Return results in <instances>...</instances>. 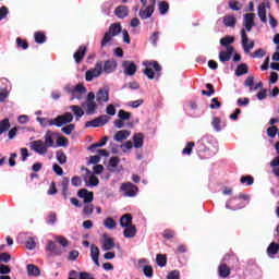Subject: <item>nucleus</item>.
Masks as SVG:
<instances>
[{
    "instance_id": "1",
    "label": "nucleus",
    "mask_w": 279,
    "mask_h": 279,
    "mask_svg": "<svg viewBox=\"0 0 279 279\" xmlns=\"http://www.w3.org/2000/svg\"><path fill=\"white\" fill-rule=\"evenodd\" d=\"M254 16H256V14L254 13H246L244 15V27L241 29V45L243 47L244 53H250V51H252V49L254 48V40L250 41V38L247 37V33L246 32H252V27H254V25H256L254 23Z\"/></svg>"
},
{
    "instance_id": "2",
    "label": "nucleus",
    "mask_w": 279,
    "mask_h": 279,
    "mask_svg": "<svg viewBox=\"0 0 279 279\" xmlns=\"http://www.w3.org/2000/svg\"><path fill=\"white\" fill-rule=\"evenodd\" d=\"M121 34V24L119 23H113L109 26V31L105 33L100 47H106L110 40H112V37L119 36Z\"/></svg>"
},
{
    "instance_id": "3",
    "label": "nucleus",
    "mask_w": 279,
    "mask_h": 279,
    "mask_svg": "<svg viewBox=\"0 0 279 279\" xmlns=\"http://www.w3.org/2000/svg\"><path fill=\"white\" fill-rule=\"evenodd\" d=\"M120 191L124 197H136L138 195V186L132 182H124L120 186Z\"/></svg>"
},
{
    "instance_id": "4",
    "label": "nucleus",
    "mask_w": 279,
    "mask_h": 279,
    "mask_svg": "<svg viewBox=\"0 0 279 279\" xmlns=\"http://www.w3.org/2000/svg\"><path fill=\"white\" fill-rule=\"evenodd\" d=\"M101 73H104V62L98 61L94 69L86 71L85 80L86 82H93V80H95V77H99Z\"/></svg>"
},
{
    "instance_id": "5",
    "label": "nucleus",
    "mask_w": 279,
    "mask_h": 279,
    "mask_svg": "<svg viewBox=\"0 0 279 279\" xmlns=\"http://www.w3.org/2000/svg\"><path fill=\"white\" fill-rule=\"evenodd\" d=\"M69 123H73V113L71 112H65L54 118L56 128H62V125H69Z\"/></svg>"
},
{
    "instance_id": "6",
    "label": "nucleus",
    "mask_w": 279,
    "mask_h": 279,
    "mask_svg": "<svg viewBox=\"0 0 279 279\" xmlns=\"http://www.w3.org/2000/svg\"><path fill=\"white\" fill-rule=\"evenodd\" d=\"M32 149H34V151L36 154L45 156V154H47L49 147L41 140H37L32 143Z\"/></svg>"
},
{
    "instance_id": "7",
    "label": "nucleus",
    "mask_w": 279,
    "mask_h": 279,
    "mask_svg": "<svg viewBox=\"0 0 279 279\" xmlns=\"http://www.w3.org/2000/svg\"><path fill=\"white\" fill-rule=\"evenodd\" d=\"M96 101L99 104H108V101H110V89L106 87L100 88L96 94Z\"/></svg>"
},
{
    "instance_id": "8",
    "label": "nucleus",
    "mask_w": 279,
    "mask_h": 279,
    "mask_svg": "<svg viewBox=\"0 0 279 279\" xmlns=\"http://www.w3.org/2000/svg\"><path fill=\"white\" fill-rule=\"evenodd\" d=\"M117 66H119V64L117 63V60L109 59L105 61L102 71L104 73H107V74L114 73V71H117Z\"/></svg>"
},
{
    "instance_id": "9",
    "label": "nucleus",
    "mask_w": 279,
    "mask_h": 279,
    "mask_svg": "<svg viewBox=\"0 0 279 279\" xmlns=\"http://www.w3.org/2000/svg\"><path fill=\"white\" fill-rule=\"evenodd\" d=\"M77 196L81 197V199H84V204H90V202L95 199V193L88 192L86 189H81L77 192Z\"/></svg>"
},
{
    "instance_id": "10",
    "label": "nucleus",
    "mask_w": 279,
    "mask_h": 279,
    "mask_svg": "<svg viewBox=\"0 0 279 279\" xmlns=\"http://www.w3.org/2000/svg\"><path fill=\"white\" fill-rule=\"evenodd\" d=\"M234 53L233 46H229L226 51L221 50L219 52L220 62H230L232 60V54Z\"/></svg>"
},
{
    "instance_id": "11",
    "label": "nucleus",
    "mask_w": 279,
    "mask_h": 279,
    "mask_svg": "<svg viewBox=\"0 0 279 279\" xmlns=\"http://www.w3.org/2000/svg\"><path fill=\"white\" fill-rule=\"evenodd\" d=\"M88 52V48L86 46H81L77 51L74 52V60L76 64H80L84 60V57Z\"/></svg>"
},
{
    "instance_id": "12",
    "label": "nucleus",
    "mask_w": 279,
    "mask_h": 279,
    "mask_svg": "<svg viewBox=\"0 0 279 279\" xmlns=\"http://www.w3.org/2000/svg\"><path fill=\"white\" fill-rule=\"evenodd\" d=\"M122 66L125 69L124 73L126 75H136V64L134 62H130V61H123Z\"/></svg>"
},
{
    "instance_id": "13",
    "label": "nucleus",
    "mask_w": 279,
    "mask_h": 279,
    "mask_svg": "<svg viewBox=\"0 0 279 279\" xmlns=\"http://www.w3.org/2000/svg\"><path fill=\"white\" fill-rule=\"evenodd\" d=\"M114 14L118 19H126L130 14V9L126 5H119L114 10Z\"/></svg>"
},
{
    "instance_id": "14",
    "label": "nucleus",
    "mask_w": 279,
    "mask_h": 279,
    "mask_svg": "<svg viewBox=\"0 0 279 279\" xmlns=\"http://www.w3.org/2000/svg\"><path fill=\"white\" fill-rule=\"evenodd\" d=\"M232 274V270L229 268L228 264H220L218 266V276L220 278H228Z\"/></svg>"
},
{
    "instance_id": "15",
    "label": "nucleus",
    "mask_w": 279,
    "mask_h": 279,
    "mask_svg": "<svg viewBox=\"0 0 279 279\" xmlns=\"http://www.w3.org/2000/svg\"><path fill=\"white\" fill-rule=\"evenodd\" d=\"M90 258L96 264L97 267H100V264H99V247L95 244L90 245Z\"/></svg>"
},
{
    "instance_id": "16",
    "label": "nucleus",
    "mask_w": 279,
    "mask_h": 279,
    "mask_svg": "<svg viewBox=\"0 0 279 279\" xmlns=\"http://www.w3.org/2000/svg\"><path fill=\"white\" fill-rule=\"evenodd\" d=\"M257 14H258L262 23H267V4L265 2H263L258 5Z\"/></svg>"
},
{
    "instance_id": "17",
    "label": "nucleus",
    "mask_w": 279,
    "mask_h": 279,
    "mask_svg": "<svg viewBox=\"0 0 279 279\" xmlns=\"http://www.w3.org/2000/svg\"><path fill=\"white\" fill-rule=\"evenodd\" d=\"M145 141V136L143 135V133H136L133 135V147H135V149H141V147H143V143Z\"/></svg>"
},
{
    "instance_id": "18",
    "label": "nucleus",
    "mask_w": 279,
    "mask_h": 279,
    "mask_svg": "<svg viewBox=\"0 0 279 279\" xmlns=\"http://www.w3.org/2000/svg\"><path fill=\"white\" fill-rule=\"evenodd\" d=\"M46 248L48 252L53 254V256H60V254H62V250H60L58 244L54 243L53 241H49Z\"/></svg>"
},
{
    "instance_id": "19",
    "label": "nucleus",
    "mask_w": 279,
    "mask_h": 279,
    "mask_svg": "<svg viewBox=\"0 0 279 279\" xmlns=\"http://www.w3.org/2000/svg\"><path fill=\"white\" fill-rule=\"evenodd\" d=\"M101 247L104 252H110V250H114V239L107 238L101 241Z\"/></svg>"
},
{
    "instance_id": "20",
    "label": "nucleus",
    "mask_w": 279,
    "mask_h": 279,
    "mask_svg": "<svg viewBox=\"0 0 279 279\" xmlns=\"http://www.w3.org/2000/svg\"><path fill=\"white\" fill-rule=\"evenodd\" d=\"M222 24L225 25V27H235L236 17H234V15H225L222 17Z\"/></svg>"
},
{
    "instance_id": "21",
    "label": "nucleus",
    "mask_w": 279,
    "mask_h": 279,
    "mask_svg": "<svg viewBox=\"0 0 279 279\" xmlns=\"http://www.w3.org/2000/svg\"><path fill=\"white\" fill-rule=\"evenodd\" d=\"M126 138H130V131L128 130L118 131L113 137L117 143H121V141H126Z\"/></svg>"
},
{
    "instance_id": "22",
    "label": "nucleus",
    "mask_w": 279,
    "mask_h": 279,
    "mask_svg": "<svg viewBox=\"0 0 279 279\" xmlns=\"http://www.w3.org/2000/svg\"><path fill=\"white\" fill-rule=\"evenodd\" d=\"M124 228L123 235L125 239H134L136 236V227L134 225Z\"/></svg>"
},
{
    "instance_id": "23",
    "label": "nucleus",
    "mask_w": 279,
    "mask_h": 279,
    "mask_svg": "<svg viewBox=\"0 0 279 279\" xmlns=\"http://www.w3.org/2000/svg\"><path fill=\"white\" fill-rule=\"evenodd\" d=\"M26 271L28 276H34L35 278H38V276H40V268H38V266L34 264H28L26 266Z\"/></svg>"
},
{
    "instance_id": "24",
    "label": "nucleus",
    "mask_w": 279,
    "mask_h": 279,
    "mask_svg": "<svg viewBox=\"0 0 279 279\" xmlns=\"http://www.w3.org/2000/svg\"><path fill=\"white\" fill-rule=\"evenodd\" d=\"M120 226L121 228H129L130 226H132V214H124L120 218Z\"/></svg>"
},
{
    "instance_id": "25",
    "label": "nucleus",
    "mask_w": 279,
    "mask_h": 279,
    "mask_svg": "<svg viewBox=\"0 0 279 279\" xmlns=\"http://www.w3.org/2000/svg\"><path fill=\"white\" fill-rule=\"evenodd\" d=\"M151 14H154V5H148V7H146L145 10L140 11V16L144 21L147 19H151Z\"/></svg>"
},
{
    "instance_id": "26",
    "label": "nucleus",
    "mask_w": 279,
    "mask_h": 279,
    "mask_svg": "<svg viewBox=\"0 0 279 279\" xmlns=\"http://www.w3.org/2000/svg\"><path fill=\"white\" fill-rule=\"evenodd\" d=\"M70 110H72L76 121H80V119H82V117L84 114V109H82V107H80L77 105H72V106H70Z\"/></svg>"
},
{
    "instance_id": "27",
    "label": "nucleus",
    "mask_w": 279,
    "mask_h": 279,
    "mask_svg": "<svg viewBox=\"0 0 279 279\" xmlns=\"http://www.w3.org/2000/svg\"><path fill=\"white\" fill-rule=\"evenodd\" d=\"M38 123H40L41 128H51L56 125L54 119L49 118H37Z\"/></svg>"
},
{
    "instance_id": "28",
    "label": "nucleus",
    "mask_w": 279,
    "mask_h": 279,
    "mask_svg": "<svg viewBox=\"0 0 279 279\" xmlns=\"http://www.w3.org/2000/svg\"><path fill=\"white\" fill-rule=\"evenodd\" d=\"M248 71H250V68L245 63H241L235 69V75L238 77H241V75H246V73H248Z\"/></svg>"
},
{
    "instance_id": "29",
    "label": "nucleus",
    "mask_w": 279,
    "mask_h": 279,
    "mask_svg": "<svg viewBox=\"0 0 279 279\" xmlns=\"http://www.w3.org/2000/svg\"><path fill=\"white\" fill-rule=\"evenodd\" d=\"M82 106H86V114L88 116L95 114V112H97V102H85Z\"/></svg>"
},
{
    "instance_id": "30",
    "label": "nucleus",
    "mask_w": 279,
    "mask_h": 279,
    "mask_svg": "<svg viewBox=\"0 0 279 279\" xmlns=\"http://www.w3.org/2000/svg\"><path fill=\"white\" fill-rule=\"evenodd\" d=\"M278 252H279V244L276 242L270 243L269 246L267 247L268 256H276Z\"/></svg>"
},
{
    "instance_id": "31",
    "label": "nucleus",
    "mask_w": 279,
    "mask_h": 279,
    "mask_svg": "<svg viewBox=\"0 0 279 279\" xmlns=\"http://www.w3.org/2000/svg\"><path fill=\"white\" fill-rule=\"evenodd\" d=\"M44 138H45V142H44V143H45L48 147H53V145H54V142H53V132L47 131L46 134H45V136H44Z\"/></svg>"
},
{
    "instance_id": "32",
    "label": "nucleus",
    "mask_w": 279,
    "mask_h": 279,
    "mask_svg": "<svg viewBox=\"0 0 279 279\" xmlns=\"http://www.w3.org/2000/svg\"><path fill=\"white\" fill-rule=\"evenodd\" d=\"M10 130V119L5 118L0 121V135L5 134Z\"/></svg>"
},
{
    "instance_id": "33",
    "label": "nucleus",
    "mask_w": 279,
    "mask_h": 279,
    "mask_svg": "<svg viewBox=\"0 0 279 279\" xmlns=\"http://www.w3.org/2000/svg\"><path fill=\"white\" fill-rule=\"evenodd\" d=\"M35 43H37V45H43V44L47 43V36L45 35V33L36 32L35 33Z\"/></svg>"
},
{
    "instance_id": "34",
    "label": "nucleus",
    "mask_w": 279,
    "mask_h": 279,
    "mask_svg": "<svg viewBox=\"0 0 279 279\" xmlns=\"http://www.w3.org/2000/svg\"><path fill=\"white\" fill-rule=\"evenodd\" d=\"M234 43V37L232 36H226L223 38L220 39V45L221 47H231L230 45H232Z\"/></svg>"
},
{
    "instance_id": "35",
    "label": "nucleus",
    "mask_w": 279,
    "mask_h": 279,
    "mask_svg": "<svg viewBox=\"0 0 279 279\" xmlns=\"http://www.w3.org/2000/svg\"><path fill=\"white\" fill-rule=\"evenodd\" d=\"M241 184H245V186H252V184H254V177H252L251 174L248 175H243L240 179Z\"/></svg>"
},
{
    "instance_id": "36",
    "label": "nucleus",
    "mask_w": 279,
    "mask_h": 279,
    "mask_svg": "<svg viewBox=\"0 0 279 279\" xmlns=\"http://www.w3.org/2000/svg\"><path fill=\"white\" fill-rule=\"evenodd\" d=\"M229 8L233 10V12H239V10H243V4L236 0H231L229 1Z\"/></svg>"
},
{
    "instance_id": "37",
    "label": "nucleus",
    "mask_w": 279,
    "mask_h": 279,
    "mask_svg": "<svg viewBox=\"0 0 279 279\" xmlns=\"http://www.w3.org/2000/svg\"><path fill=\"white\" fill-rule=\"evenodd\" d=\"M156 263L159 267H167V256L165 254H157Z\"/></svg>"
},
{
    "instance_id": "38",
    "label": "nucleus",
    "mask_w": 279,
    "mask_h": 279,
    "mask_svg": "<svg viewBox=\"0 0 279 279\" xmlns=\"http://www.w3.org/2000/svg\"><path fill=\"white\" fill-rule=\"evenodd\" d=\"M108 143V136H104L98 143L92 144L88 147V150L92 151V149H97V147H104Z\"/></svg>"
},
{
    "instance_id": "39",
    "label": "nucleus",
    "mask_w": 279,
    "mask_h": 279,
    "mask_svg": "<svg viewBox=\"0 0 279 279\" xmlns=\"http://www.w3.org/2000/svg\"><path fill=\"white\" fill-rule=\"evenodd\" d=\"M206 88L208 89V90H202L201 92V95H204V96H206V97H211V95H215V87L213 86V84H210V83H207L206 85Z\"/></svg>"
},
{
    "instance_id": "40",
    "label": "nucleus",
    "mask_w": 279,
    "mask_h": 279,
    "mask_svg": "<svg viewBox=\"0 0 279 279\" xmlns=\"http://www.w3.org/2000/svg\"><path fill=\"white\" fill-rule=\"evenodd\" d=\"M195 147V142H187L185 148H183L182 154L184 156H191L193 154V148Z\"/></svg>"
},
{
    "instance_id": "41",
    "label": "nucleus",
    "mask_w": 279,
    "mask_h": 279,
    "mask_svg": "<svg viewBox=\"0 0 279 279\" xmlns=\"http://www.w3.org/2000/svg\"><path fill=\"white\" fill-rule=\"evenodd\" d=\"M104 226H105V228H107L108 230H114V228H117V221H114V219L108 217V218L104 221Z\"/></svg>"
},
{
    "instance_id": "42",
    "label": "nucleus",
    "mask_w": 279,
    "mask_h": 279,
    "mask_svg": "<svg viewBox=\"0 0 279 279\" xmlns=\"http://www.w3.org/2000/svg\"><path fill=\"white\" fill-rule=\"evenodd\" d=\"M56 156L59 165H66V154H64V151L58 150Z\"/></svg>"
},
{
    "instance_id": "43",
    "label": "nucleus",
    "mask_w": 279,
    "mask_h": 279,
    "mask_svg": "<svg viewBox=\"0 0 279 279\" xmlns=\"http://www.w3.org/2000/svg\"><path fill=\"white\" fill-rule=\"evenodd\" d=\"M118 117L119 119H121L122 121H130V119H132V113L121 109L118 112Z\"/></svg>"
},
{
    "instance_id": "44",
    "label": "nucleus",
    "mask_w": 279,
    "mask_h": 279,
    "mask_svg": "<svg viewBox=\"0 0 279 279\" xmlns=\"http://www.w3.org/2000/svg\"><path fill=\"white\" fill-rule=\"evenodd\" d=\"M211 125L216 132H221V118L215 117L211 121Z\"/></svg>"
},
{
    "instance_id": "45",
    "label": "nucleus",
    "mask_w": 279,
    "mask_h": 279,
    "mask_svg": "<svg viewBox=\"0 0 279 279\" xmlns=\"http://www.w3.org/2000/svg\"><path fill=\"white\" fill-rule=\"evenodd\" d=\"M161 236H163L166 240H171L173 236H175V231L173 229H166L161 233Z\"/></svg>"
},
{
    "instance_id": "46",
    "label": "nucleus",
    "mask_w": 279,
    "mask_h": 279,
    "mask_svg": "<svg viewBox=\"0 0 279 279\" xmlns=\"http://www.w3.org/2000/svg\"><path fill=\"white\" fill-rule=\"evenodd\" d=\"M16 44H17V47L19 49H29V44H27V40L21 38V37H17L16 38Z\"/></svg>"
},
{
    "instance_id": "47",
    "label": "nucleus",
    "mask_w": 279,
    "mask_h": 279,
    "mask_svg": "<svg viewBox=\"0 0 279 279\" xmlns=\"http://www.w3.org/2000/svg\"><path fill=\"white\" fill-rule=\"evenodd\" d=\"M167 12H169V2H159V14H167Z\"/></svg>"
},
{
    "instance_id": "48",
    "label": "nucleus",
    "mask_w": 279,
    "mask_h": 279,
    "mask_svg": "<svg viewBox=\"0 0 279 279\" xmlns=\"http://www.w3.org/2000/svg\"><path fill=\"white\" fill-rule=\"evenodd\" d=\"M98 121V128H104V125H106V123H108V121H110V117L102 114L98 118H96Z\"/></svg>"
},
{
    "instance_id": "49",
    "label": "nucleus",
    "mask_w": 279,
    "mask_h": 279,
    "mask_svg": "<svg viewBox=\"0 0 279 279\" xmlns=\"http://www.w3.org/2000/svg\"><path fill=\"white\" fill-rule=\"evenodd\" d=\"M73 130H75V124H68L61 129V132L66 136H71Z\"/></svg>"
},
{
    "instance_id": "50",
    "label": "nucleus",
    "mask_w": 279,
    "mask_h": 279,
    "mask_svg": "<svg viewBox=\"0 0 279 279\" xmlns=\"http://www.w3.org/2000/svg\"><path fill=\"white\" fill-rule=\"evenodd\" d=\"M276 134H278V126L272 125L267 129V135L269 138H276Z\"/></svg>"
},
{
    "instance_id": "51",
    "label": "nucleus",
    "mask_w": 279,
    "mask_h": 279,
    "mask_svg": "<svg viewBox=\"0 0 279 279\" xmlns=\"http://www.w3.org/2000/svg\"><path fill=\"white\" fill-rule=\"evenodd\" d=\"M26 250H35L36 248V241L34 238H28L25 242Z\"/></svg>"
},
{
    "instance_id": "52",
    "label": "nucleus",
    "mask_w": 279,
    "mask_h": 279,
    "mask_svg": "<svg viewBox=\"0 0 279 279\" xmlns=\"http://www.w3.org/2000/svg\"><path fill=\"white\" fill-rule=\"evenodd\" d=\"M57 242L61 247H69V240L62 235L57 236Z\"/></svg>"
},
{
    "instance_id": "53",
    "label": "nucleus",
    "mask_w": 279,
    "mask_h": 279,
    "mask_svg": "<svg viewBox=\"0 0 279 279\" xmlns=\"http://www.w3.org/2000/svg\"><path fill=\"white\" fill-rule=\"evenodd\" d=\"M143 73L148 80H154V77H156V73L154 72V70H151V68L144 69Z\"/></svg>"
},
{
    "instance_id": "54",
    "label": "nucleus",
    "mask_w": 279,
    "mask_h": 279,
    "mask_svg": "<svg viewBox=\"0 0 279 279\" xmlns=\"http://www.w3.org/2000/svg\"><path fill=\"white\" fill-rule=\"evenodd\" d=\"M143 271H144V276H146V278H153L154 268L151 266H144Z\"/></svg>"
},
{
    "instance_id": "55",
    "label": "nucleus",
    "mask_w": 279,
    "mask_h": 279,
    "mask_svg": "<svg viewBox=\"0 0 279 279\" xmlns=\"http://www.w3.org/2000/svg\"><path fill=\"white\" fill-rule=\"evenodd\" d=\"M148 66H151L156 73H160L162 71V66H160V63L158 61H149Z\"/></svg>"
},
{
    "instance_id": "56",
    "label": "nucleus",
    "mask_w": 279,
    "mask_h": 279,
    "mask_svg": "<svg viewBox=\"0 0 279 279\" xmlns=\"http://www.w3.org/2000/svg\"><path fill=\"white\" fill-rule=\"evenodd\" d=\"M158 38H160V33L159 32H154L153 35L150 36L149 40L154 47L158 45Z\"/></svg>"
},
{
    "instance_id": "57",
    "label": "nucleus",
    "mask_w": 279,
    "mask_h": 279,
    "mask_svg": "<svg viewBox=\"0 0 279 279\" xmlns=\"http://www.w3.org/2000/svg\"><path fill=\"white\" fill-rule=\"evenodd\" d=\"M95 210V206L93 204H88L85 205V207L83 208V213L84 215H93V211Z\"/></svg>"
},
{
    "instance_id": "58",
    "label": "nucleus",
    "mask_w": 279,
    "mask_h": 279,
    "mask_svg": "<svg viewBox=\"0 0 279 279\" xmlns=\"http://www.w3.org/2000/svg\"><path fill=\"white\" fill-rule=\"evenodd\" d=\"M12 260V256L9 253L0 254V263H10Z\"/></svg>"
},
{
    "instance_id": "59",
    "label": "nucleus",
    "mask_w": 279,
    "mask_h": 279,
    "mask_svg": "<svg viewBox=\"0 0 279 279\" xmlns=\"http://www.w3.org/2000/svg\"><path fill=\"white\" fill-rule=\"evenodd\" d=\"M143 104H145V100L143 99H137V100H133L129 102V106L131 108H140V106H143Z\"/></svg>"
},
{
    "instance_id": "60",
    "label": "nucleus",
    "mask_w": 279,
    "mask_h": 279,
    "mask_svg": "<svg viewBox=\"0 0 279 279\" xmlns=\"http://www.w3.org/2000/svg\"><path fill=\"white\" fill-rule=\"evenodd\" d=\"M252 58H265V51L259 48L257 50H255L252 54H251Z\"/></svg>"
},
{
    "instance_id": "61",
    "label": "nucleus",
    "mask_w": 279,
    "mask_h": 279,
    "mask_svg": "<svg viewBox=\"0 0 279 279\" xmlns=\"http://www.w3.org/2000/svg\"><path fill=\"white\" fill-rule=\"evenodd\" d=\"M71 184H72V186H75V187L82 186V178H80L77 175L73 177L71 180Z\"/></svg>"
},
{
    "instance_id": "62",
    "label": "nucleus",
    "mask_w": 279,
    "mask_h": 279,
    "mask_svg": "<svg viewBox=\"0 0 279 279\" xmlns=\"http://www.w3.org/2000/svg\"><path fill=\"white\" fill-rule=\"evenodd\" d=\"M56 221H58V216L56 215V213H50L47 217V223H56Z\"/></svg>"
},
{
    "instance_id": "63",
    "label": "nucleus",
    "mask_w": 279,
    "mask_h": 279,
    "mask_svg": "<svg viewBox=\"0 0 279 279\" xmlns=\"http://www.w3.org/2000/svg\"><path fill=\"white\" fill-rule=\"evenodd\" d=\"M167 279H180V270H172L167 275Z\"/></svg>"
},
{
    "instance_id": "64",
    "label": "nucleus",
    "mask_w": 279,
    "mask_h": 279,
    "mask_svg": "<svg viewBox=\"0 0 279 279\" xmlns=\"http://www.w3.org/2000/svg\"><path fill=\"white\" fill-rule=\"evenodd\" d=\"M244 86H248V88H251L252 90V86H254V76H248L245 81H244Z\"/></svg>"
}]
</instances>
